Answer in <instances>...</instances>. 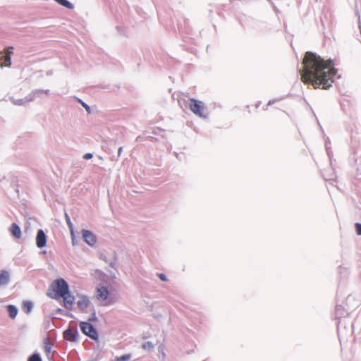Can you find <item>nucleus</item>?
Here are the masks:
<instances>
[{
	"instance_id": "nucleus-1",
	"label": "nucleus",
	"mask_w": 361,
	"mask_h": 361,
	"mask_svg": "<svg viewBox=\"0 0 361 361\" xmlns=\"http://www.w3.org/2000/svg\"><path fill=\"white\" fill-rule=\"evenodd\" d=\"M317 87L326 90L332 86L337 70L332 67L331 60L324 61L317 56Z\"/></svg>"
},
{
	"instance_id": "nucleus-2",
	"label": "nucleus",
	"mask_w": 361,
	"mask_h": 361,
	"mask_svg": "<svg viewBox=\"0 0 361 361\" xmlns=\"http://www.w3.org/2000/svg\"><path fill=\"white\" fill-rule=\"evenodd\" d=\"M301 80L306 84H311L316 88V56L312 52H307L300 70Z\"/></svg>"
},
{
	"instance_id": "nucleus-3",
	"label": "nucleus",
	"mask_w": 361,
	"mask_h": 361,
	"mask_svg": "<svg viewBox=\"0 0 361 361\" xmlns=\"http://www.w3.org/2000/svg\"><path fill=\"white\" fill-rule=\"evenodd\" d=\"M188 105L190 111L196 116L202 118H207L208 117L207 109L205 104L202 101L190 99L188 101Z\"/></svg>"
},
{
	"instance_id": "nucleus-4",
	"label": "nucleus",
	"mask_w": 361,
	"mask_h": 361,
	"mask_svg": "<svg viewBox=\"0 0 361 361\" xmlns=\"http://www.w3.org/2000/svg\"><path fill=\"white\" fill-rule=\"evenodd\" d=\"M52 288L54 293L49 296L54 299H58L69 291L68 284L63 279L56 280L52 284Z\"/></svg>"
},
{
	"instance_id": "nucleus-5",
	"label": "nucleus",
	"mask_w": 361,
	"mask_h": 361,
	"mask_svg": "<svg viewBox=\"0 0 361 361\" xmlns=\"http://www.w3.org/2000/svg\"><path fill=\"white\" fill-rule=\"evenodd\" d=\"M109 291L106 286L99 285L97 287L95 297L97 300L106 302V305H111L113 302L109 300Z\"/></svg>"
},
{
	"instance_id": "nucleus-6",
	"label": "nucleus",
	"mask_w": 361,
	"mask_h": 361,
	"mask_svg": "<svg viewBox=\"0 0 361 361\" xmlns=\"http://www.w3.org/2000/svg\"><path fill=\"white\" fill-rule=\"evenodd\" d=\"M76 305L77 307L83 312H87L92 306L90 298L82 294H78L76 296Z\"/></svg>"
},
{
	"instance_id": "nucleus-7",
	"label": "nucleus",
	"mask_w": 361,
	"mask_h": 361,
	"mask_svg": "<svg viewBox=\"0 0 361 361\" xmlns=\"http://www.w3.org/2000/svg\"><path fill=\"white\" fill-rule=\"evenodd\" d=\"M80 328L85 335L93 340L98 339V334L96 329L90 323L82 322L80 323Z\"/></svg>"
},
{
	"instance_id": "nucleus-8",
	"label": "nucleus",
	"mask_w": 361,
	"mask_h": 361,
	"mask_svg": "<svg viewBox=\"0 0 361 361\" xmlns=\"http://www.w3.org/2000/svg\"><path fill=\"white\" fill-rule=\"evenodd\" d=\"M82 235L84 241L90 246H93L97 243L95 235L90 231L82 229Z\"/></svg>"
},
{
	"instance_id": "nucleus-9",
	"label": "nucleus",
	"mask_w": 361,
	"mask_h": 361,
	"mask_svg": "<svg viewBox=\"0 0 361 361\" xmlns=\"http://www.w3.org/2000/svg\"><path fill=\"white\" fill-rule=\"evenodd\" d=\"M11 281V274L7 270L2 269L0 271V287H4L9 284ZM0 299V303L1 302Z\"/></svg>"
},
{
	"instance_id": "nucleus-10",
	"label": "nucleus",
	"mask_w": 361,
	"mask_h": 361,
	"mask_svg": "<svg viewBox=\"0 0 361 361\" xmlns=\"http://www.w3.org/2000/svg\"><path fill=\"white\" fill-rule=\"evenodd\" d=\"M64 338L70 341H76L79 336L78 331L76 328H69L65 331Z\"/></svg>"
},
{
	"instance_id": "nucleus-11",
	"label": "nucleus",
	"mask_w": 361,
	"mask_h": 361,
	"mask_svg": "<svg viewBox=\"0 0 361 361\" xmlns=\"http://www.w3.org/2000/svg\"><path fill=\"white\" fill-rule=\"evenodd\" d=\"M47 244V236L43 230L39 229L36 236V245L38 248L44 247Z\"/></svg>"
},
{
	"instance_id": "nucleus-12",
	"label": "nucleus",
	"mask_w": 361,
	"mask_h": 361,
	"mask_svg": "<svg viewBox=\"0 0 361 361\" xmlns=\"http://www.w3.org/2000/svg\"><path fill=\"white\" fill-rule=\"evenodd\" d=\"M61 298H63L64 307L68 310H72L75 298L71 294L70 290Z\"/></svg>"
},
{
	"instance_id": "nucleus-13",
	"label": "nucleus",
	"mask_w": 361,
	"mask_h": 361,
	"mask_svg": "<svg viewBox=\"0 0 361 361\" xmlns=\"http://www.w3.org/2000/svg\"><path fill=\"white\" fill-rule=\"evenodd\" d=\"M9 99L14 105L23 106L28 102H32L34 100V96L30 94L23 99H15L14 97H10Z\"/></svg>"
},
{
	"instance_id": "nucleus-14",
	"label": "nucleus",
	"mask_w": 361,
	"mask_h": 361,
	"mask_svg": "<svg viewBox=\"0 0 361 361\" xmlns=\"http://www.w3.org/2000/svg\"><path fill=\"white\" fill-rule=\"evenodd\" d=\"M10 232L12 235H13L16 238H20L21 237V229L15 223H13L10 227Z\"/></svg>"
},
{
	"instance_id": "nucleus-15",
	"label": "nucleus",
	"mask_w": 361,
	"mask_h": 361,
	"mask_svg": "<svg viewBox=\"0 0 361 361\" xmlns=\"http://www.w3.org/2000/svg\"><path fill=\"white\" fill-rule=\"evenodd\" d=\"M6 310L11 319H14L17 317L18 313V309L15 305H7Z\"/></svg>"
},
{
	"instance_id": "nucleus-16",
	"label": "nucleus",
	"mask_w": 361,
	"mask_h": 361,
	"mask_svg": "<svg viewBox=\"0 0 361 361\" xmlns=\"http://www.w3.org/2000/svg\"><path fill=\"white\" fill-rule=\"evenodd\" d=\"M56 2H57L59 4L69 8L73 9L74 8L73 4H72L71 2H69L68 0H54Z\"/></svg>"
},
{
	"instance_id": "nucleus-17",
	"label": "nucleus",
	"mask_w": 361,
	"mask_h": 361,
	"mask_svg": "<svg viewBox=\"0 0 361 361\" xmlns=\"http://www.w3.org/2000/svg\"><path fill=\"white\" fill-rule=\"evenodd\" d=\"M32 307V303L30 301H24L23 303V310L26 313L30 312Z\"/></svg>"
},
{
	"instance_id": "nucleus-18",
	"label": "nucleus",
	"mask_w": 361,
	"mask_h": 361,
	"mask_svg": "<svg viewBox=\"0 0 361 361\" xmlns=\"http://www.w3.org/2000/svg\"><path fill=\"white\" fill-rule=\"evenodd\" d=\"M131 358V355L130 354H126L121 357H115L111 361H129Z\"/></svg>"
},
{
	"instance_id": "nucleus-19",
	"label": "nucleus",
	"mask_w": 361,
	"mask_h": 361,
	"mask_svg": "<svg viewBox=\"0 0 361 361\" xmlns=\"http://www.w3.org/2000/svg\"><path fill=\"white\" fill-rule=\"evenodd\" d=\"M153 348L154 345L149 341H147L142 345V348L147 351L152 350Z\"/></svg>"
},
{
	"instance_id": "nucleus-20",
	"label": "nucleus",
	"mask_w": 361,
	"mask_h": 361,
	"mask_svg": "<svg viewBox=\"0 0 361 361\" xmlns=\"http://www.w3.org/2000/svg\"><path fill=\"white\" fill-rule=\"evenodd\" d=\"M28 361H42V359L38 354H34L29 358Z\"/></svg>"
},
{
	"instance_id": "nucleus-21",
	"label": "nucleus",
	"mask_w": 361,
	"mask_h": 361,
	"mask_svg": "<svg viewBox=\"0 0 361 361\" xmlns=\"http://www.w3.org/2000/svg\"><path fill=\"white\" fill-rule=\"evenodd\" d=\"M78 102L81 104V105L82 106V107L85 108V109L87 111V112L88 114H90L91 112V109H90V107L85 102H83L82 100L80 99H78Z\"/></svg>"
},
{
	"instance_id": "nucleus-22",
	"label": "nucleus",
	"mask_w": 361,
	"mask_h": 361,
	"mask_svg": "<svg viewBox=\"0 0 361 361\" xmlns=\"http://www.w3.org/2000/svg\"><path fill=\"white\" fill-rule=\"evenodd\" d=\"M66 222H67V224H68V228H69L70 231H74L73 230V225L71 223V219H70V218L68 217V215H66Z\"/></svg>"
},
{
	"instance_id": "nucleus-23",
	"label": "nucleus",
	"mask_w": 361,
	"mask_h": 361,
	"mask_svg": "<svg viewBox=\"0 0 361 361\" xmlns=\"http://www.w3.org/2000/svg\"><path fill=\"white\" fill-rule=\"evenodd\" d=\"M71 233V237L72 240V244L75 245L76 244V239L74 233V231H70Z\"/></svg>"
},
{
	"instance_id": "nucleus-24",
	"label": "nucleus",
	"mask_w": 361,
	"mask_h": 361,
	"mask_svg": "<svg viewBox=\"0 0 361 361\" xmlns=\"http://www.w3.org/2000/svg\"><path fill=\"white\" fill-rule=\"evenodd\" d=\"M4 61L6 63V66H10L11 65V57L8 55H6L4 57Z\"/></svg>"
},
{
	"instance_id": "nucleus-25",
	"label": "nucleus",
	"mask_w": 361,
	"mask_h": 361,
	"mask_svg": "<svg viewBox=\"0 0 361 361\" xmlns=\"http://www.w3.org/2000/svg\"><path fill=\"white\" fill-rule=\"evenodd\" d=\"M157 276L160 279V280H161L162 281H168L166 276L164 274L160 273V274H158Z\"/></svg>"
},
{
	"instance_id": "nucleus-26",
	"label": "nucleus",
	"mask_w": 361,
	"mask_h": 361,
	"mask_svg": "<svg viewBox=\"0 0 361 361\" xmlns=\"http://www.w3.org/2000/svg\"><path fill=\"white\" fill-rule=\"evenodd\" d=\"M355 228H356L357 233L358 235H361V224L356 223L355 224Z\"/></svg>"
},
{
	"instance_id": "nucleus-27",
	"label": "nucleus",
	"mask_w": 361,
	"mask_h": 361,
	"mask_svg": "<svg viewBox=\"0 0 361 361\" xmlns=\"http://www.w3.org/2000/svg\"><path fill=\"white\" fill-rule=\"evenodd\" d=\"M89 321H92V322L97 321V317H96V314L94 312L91 314L90 317L89 318Z\"/></svg>"
},
{
	"instance_id": "nucleus-28",
	"label": "nucleus",
	"mask_w": 361,
	"mask_h": 361,
	"mask_svg": "<svg viewBox=\"0 0 361 361\" xmlns=\"http://www.w3.org/2000/svg\"><path fill=\"white\" fill-rule=\"evenodd\" d=\"M83 158L85 159H90L91 158H92V154L91 153H86L84 156H83Z\"/></svg>"
},
{
	"instance_id": "nucleus-29",
	"label": "nucleus",
	"mask_w": 361,
	"mask_h": 361,
	"mask_svg": "<svg viewBox=\"0 0 361 361\" xmlns=\"http://www.w3.org/2000/svg\"><path fill=\"white\" fill-rule=\"evenodd\" d=\"M12 49H13V47H8V48H7V49H6V55L10 56V54H12Z\"/></svg>"
},
{
	"instance_id": "nucleus-30",
	"label": "nucleus",
	"mask_w": 361,
	"mask_h": 361,
	"mask_svg": "<svg viewBox=\"0 0 361 361\" xmlns=\"http://www.w3.org/2000/svg\"><path fill=\"white\" fill-rule=\"evenodd\" d=\"M56 313H59L61 314H64V310L59 308V309L56 310Z\"/></svg>"
},
{
	"instance_id": "nucleus-31",
	"label": "nucleus",
	"mask_w": 361,
	"mask_h": 361,
	"mask_svg": "<svg viewBox=\"0 0 361 361\" xmlns=\"http://www.w3.org/2000/svg\"><path fill=\"white\" fill-rule=\"evenodd\" d=\"M122 151H123V147H119V149L118 150V156H121V154L122 153Z\"/></svg>"
},
{
	"instance_id": "nucleus-32",
	"label": "nucleus",
	"mask_w": 361,
	"mask_h": 361,
	"mask_svg": "<svg viewBox=\"0 0 361 361\" xmlns=\"http://www.w3.org/2000/svg\"><path fill=\"white\" fill-rule=\"evenodd\" d=\"M46 94H49V90H46L44 91H43Z\"/></svg>"
},
{
	"instance_id": "nucleus-33",
	"label": "nucleus",
	"mask_w": 361,
	"mask_h": 361,
	"mask_svg": "<svg viewBox=\"0 0 361 361\" xmlns=\"http://www.w3.org/2000/svg\"><path fill=\"white\" fill-rule=\"evenodd\" d=\"M39 92H41V90H36V91L34 92V94H36V93Z\"/></svg>"
},
{
	"instance_id": "nucleus-34",
	"label": "nucleus",
	"mask_w": 361,
	"mask_h": 361,
	"mask_svg": "<svg viewBox=\"0 0 361 361\" xmlns=\"http://www.w3.org/2000/svg\"><path fill=\"white\" fill-rule=\"evenodd\" d=\"M46 350L47 351H49V348L47 347Z\"/></svg>"
}]
</instances>
